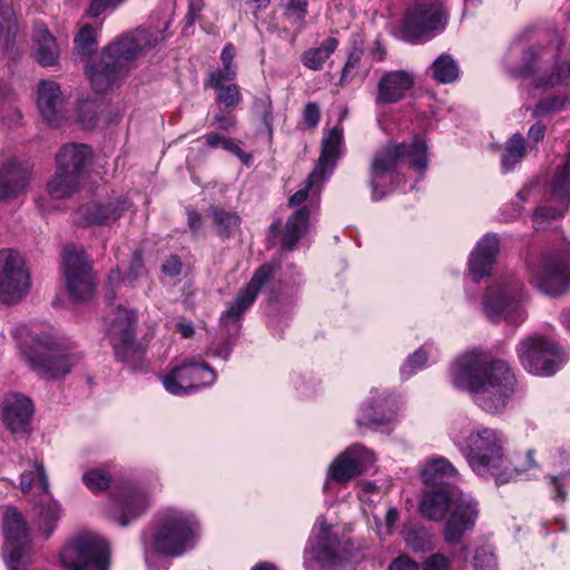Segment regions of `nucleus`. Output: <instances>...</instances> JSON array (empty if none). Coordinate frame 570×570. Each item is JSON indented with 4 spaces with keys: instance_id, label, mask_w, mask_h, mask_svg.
<instances>
[{
    "instance_id": "obj_1",
    "label": "nucleus",
    "mask_w": 570,
    "mask_h": 570,
    "mask_svg": "<svg viewBox=\"0 0 570 570\" xmlns=\"http://www.w3.org/2000/svg\"><path fill=\"white\" fill-rule=\"evenodd\" d=\"M451 381L456 389L469 391L484 411H502L514 392L515 377L507 362H484L476 352L460 356L452 365Z\"/></svg>"
},
{
    "instance_id": "obj_2",
    "label": "nucleus",
    "mask_w": 570,
    "mask_h": 570,
    "mask_svg": "<svg viewBox=\"0 0 570 570\" xmlns=\"http://www.w3.org/2000/svg\"><path fill=\"white\" fill-rule=\"evenodd\" d=\"M164 40L163 31L144 28L116 38L102 50L99 61L87 69L94 90L102 94L118 85L134 67V60Z\"/></svg>"
},
{
    "instance_id": "obj_3",
    "label": "nucleus",
    "mask_w": 570,
    "mask_h": 570,
    "mask_svg": "<svg viewBox=\"0 0 570 570\" xmlns=\"http://www.w3.org/2000/svg\"><path fill=\"white\" fill-rule=\"evenodd\" d=\"M469 466L480 476H492L497 484L513 480L522 471L534 465L533 451L525 454L528 463L518 464V456L508 459L503 452V436L494 429L482 428L469 434L465 444H458Z\"/></svg>"
},
{
    "instance_id": "obj_4",
    "label": "nucleus",
    "mask_w": 570,
    "mask_h": 570,
    "mask_svg": "<svg viewBox=\"0 0 570 570\" xmlns=\"http://www.w3.org/2000/svg\"><path fill=\"white\" fill-rule=\"evenodd\" d=\"M19 346L30 367L47 380L58 379L70 372L80 356L68 352L50 333L26 326L16 331Z\"/></svg>"
},
{
    "instance_id": "obj_5",
    "label": "nucleus",
    "mask_w": 570,
    "mask_h": 570,
    "mask_svg": "<svg viewBox=\"0 0 570 570\" xmlns=\"http://www.w3.org/2000/svg\"><path fill=\"white\" fill-rule=\"evenodd\" d=\"M428 146L425 141L415 138L411 145L391 144L375 153L370 167V186L372 197L382 199L392 193L395 183V170L403 158L411 159V166L420 171L428 167Z\"/></svg>"
},
{
    "instance_id": "obj_6",
    "label": "nucleus",
    "mask_w": 570,
    "mask_h": 570,
    "mask_svg": "<svg viewBox=\"0 0 570 570\" xmlns=\"http://www.w3.org/2000/svg\"><path fill=\"white\" fill-rule=\"evenodd\" d=\"M198 523L194 515L173 510L167 512L155 532L154 549L165 556L178 557L194 547Z\"/></svg>"
},
{
    "instance_id": "obj_7",
    "label": "nucleus",
    "mask_w": 570,
    "mask_h": 570,
    "mask_svg": "<svg viewBox=\"0 0 570 570\" xmlns=\"http://www.w3.org/2000/svg\"><path fill=\"white\" fill-rule=\"evenodd\" d=\"M60 562L66 570H108L109 548L95 533H79L61 550Z\"/></svg>"
},
{
    "instance_id": "obj_8",
    "label": "nucleus",
    "mask_w": 570,
    "mask_h": 570,
    "mask_svg": "<svg viewBox=\"0 0 570 570\" xmlns=\"http://www.w3.org/2000/svg\"><path fill=\"white\" fill-rule=\"evenodd\" d=\"M62 273L69 296L77 303L87 302L95 294L91 264L82 247L68 245L62 254Z\"/></svg>"
},
{
    "instance_id": "obj_9",
    "label": "nucleus",
    "mask_w": 570,
    "mask_h": 570,
    "mask_svg": "<svg viewBox=\"0 0 570 570\" xmlns=\"http://www.w3.org/2000/svg\"><path fill=\"white\" fill-rule=\"evenodd\" d=\"M3 557L10 570H21L30 562L31 541L27 522L14 508L3 514Z\"/></svg>"
},
{
    "instance_id": "obj_10",
    "label": "nucleus",
    "mask_w": 570,
    "mask_h": 570,
    "mask_svg": "<svg viewBox=\"0 0 570 570\" xmlns=\"http://www.w3.org/2000/svg\"><path fill=\"white\" fill-rule=\"evenodd\" d=\"M518 355L523 367L535 375H553L566 361L564 352L541 336L522 341Z\"/></svg>"
},
{
    "instance_id": "obj_11",
    "label": "nucleus",
    "mask_w": 570,
    "mask_h": 570,
    "mask_svg": "<svg viewBox=\"0 0 570 570\" xmlns=\"http://www.w3.org/2000/svg\"><path fill=\"white\" fill-rule=\"evenodd\" d=\"M448 23V13L442 0H415L407 9L402 32L406 41L441 31Z\"/></svg>"
},
{
    "instance_id": "obj_12",
    "label": "nucleus",
    "mask_w": 570,
    "mask_h": 570,
    "mask_svg": "<svg viewBox=\"0 0 570 570\" xmlns=\"http://www.w3.org/2000/svg\"><path fill=\"white\" fill-rule=\"evenodd\" d=\"M522 294V284L515 278L492 285L484 296L485 316L492 323L503 318L513 322L522 321L523 313L520 309Z\"/></svg>"
},
{
    "instance_id": "obj_13",
    "label": "nucleus",
    "mask_w": 570,
    "mask_h": 570,
    "mask_svg": "<svg viewBox=\"0 0 570 570\" xmlns=\"http://www.w3.org/2000/svg\"><path fill=\"white\" fill-rule=\"evenodd\" d=\"M30 288V274L22 256L12 249L0 250V301H20Z\"/></svg>"
},
{
    "instance_id": "obj_14",
    "label": "nucleus",
    "mask_w": 570,
    "mask_h": 570,
    "mask_svg": "<svg viewBox=\"0 0 570 570\" xmlns=\"http://www.w3.org/2000/svg\"><path fill=\"white\" fill-rule=\"evenodd\" d=\"M216 379V372L208 364L188 360L174 367L161 380L167 392L174 395H183L199 387L210 386Z\"/></svg>"
},
{
    "instance_id": "obj_15",
    "label": "nucleus",
    "mask_w": 570,
    "mask_h": 570,
    "mask_svg": "<svg viewBox=\"0 0 570 570\" xmlns=\"http://www.w3.org/2000/svg\"><path fill=\"white\" fill-rule=\"evenodd\" d=\"M541 291L550 296H559L570 287V244L562 253L543 256L538 268L532 269Z\"/></svg>"
},
{
    "instance_id": "obj_16",
    "label": "nucleus",
    "mask_w": 570,
    "mask_h": 570,
    "mask_svg": "<svg viewBox=\"0 0 570 570\" xmlns=\"http://www.w3.org/2000/svg\"><path fill=\"white\" fill-rule=\"evenodd\" d=\"M129 207V202L122 195L90 199L75 212V223L79 226L110 225Z\"/></svg>"
},
{
    "instance_id": "obj_17",
    "label": "nucleus",
    "mask_w": 570,
    "mask_h": 570,
    "mask_svg": "<svg viewBox=\"0 0 570 570\" xmlns=\"http://www.w3.org/2000/svg\"><path fill=\"white\" fill-rule=\"evenodd\" d=\"M109 517L121 527H127L148 507L146 493L134 482H122L111 492Z\"/></svg>"
},
{
    "instance_id": "obj_18",
    "label": "nucleus",
    "mask_w": 570,
    "mask_h": 570,
    "mask_svg": "<svg viewBox=\"0 0 570 570\" xmlns=\"http://www.w3.org/2000/svg\"><path fill=\"white\" fill-rule=\"evenodd\" d=\"M314 539L304 552V566L306 570H313L314 563L322 568L335 569L342 563L336 552L337 539L331 533L330 527L323 517L316 521Z\"/></svg>"
},
{
    "instance_id": "obj_19",
    "label": "nucleus",
    "mask_w": 570,
    "mask_h": 570,
    "mask_svg": "<svg viewBox=\"0 0 570 570\" xmlns=\"http://www.w3.org/2000/svg\"><path fill=\"white\" fill-rule=\"evenodd\" d=\"M450 515L444 524V540L458 544L463 535L472 531L479 518V504L468 494H458L449 510Z\"/></svg>"
},
{
    "instance_id": "obj_20",
    "label": "nucleus",
    "mask_w": 570,
    "mask_h": 570,
    "mask_svg": "<svg viewBox=\"0 0 570 570\" xmlns=\"http://www.w3.org/2000/svg\"><path fill=\"white\" fill-rule=\"evenodd\" d=\"M278 268L279 264L273 262L259 266L246 287L237 293L234 301L222 316V322L237 321L255 302L262 287L271 279Z\"/></svg>"
},
{
    "instance_id": "obj_21",
    "label": "nucleus",
    "mask_w": 570,
    "mask_h": 570,
    "mask_svg": "<svg viewBox=\"0 0 570 570\" xmlns=\"http://www.w3.org/2000/svg\"><path fill=\"white\" fill-rule=\"evenodd\" d=\"M374 460L370 450L356 444L333 461L328 468V474L334 481L345 483L366 471Z\"/></svg>"
},
{
    "instance_id": "obj_22",
    "label": "nucleus",
    "mask_w": 570,
    "mask_h": 570,
    "mask_svg": "<svg viewBox=\"0 0 570 570\" xmlns=\"http://www.w3.org/2000/svg\"><path fill=\"white\" fill-rule=\"evenodd\" d=\"M344 146L343 128L333 127L324 132L318 163L307 177L308 186L325 181L333 173Z\"/></svg>"
},
{
    "instance_id": "obj_23",
    "label": "nucleus",
    "mask_w": 570,
    "mask_h": 570,
    "mask_svg": "<svg viewBox=\"0 0 570 570\" xmlns=\"http://www.w3.org/2000/svg\"><path fill=\"white\" fill-rule=\"evenodd\" d=\"M135 323L136 314L134 311L118 306L108 326L107 335L114 346L117 358L121 361L126 360L134 352Z\"/></svg>"
},
{
    "instance_id": "obj_24",
    "label": "nucleus",
    "mask_w": 570,
    "mask_h": 570,
    "mask_svg": "<svg viewBox=\"0 0 570 570\" xmlns=\"http://www.w3.org/2000/svg\"><path fill=\"white\" fill-rule=\"evenodd\" d=\"M32 175V166L28 161L16 158L0 166V202L18 198L27 190Z\"/></svg>"
},
{
    "instance_id": "obj_25",
    "label": "nucleus",
    "mask_w": 570,
    "mask_h": 570,
    "mask_svg": "<svg viewBox=\"0 0 570 570\" xmlns=\"http://www.w3.org/2000/svg\"><path fill=\"white\" fill-rule=\"evenodd\" d=\"M35 407L31 399L10 393L2 401V421L12 433L26 432Z\"/></svg>"
},
{
    "instance_id": "obj_26",
    "label": "nucleus",
    "mask_w": 570,
    "mask_h": 570,
    "mask_svg": "<svg viewBox=\"0 0 570 570\" xmlns=\"http://www.w3.org/2000/svg\"><path fill=\"white\" fill-rule=\"evenodd\" d=\"M37 105L43 120L51 126H58L65 118V98L56 81L41 80L39 82Z\"/></svg>"
},
{
    "instance_id": "obj_27",
    "label": "nucleus",
    "mask_w": 570,
    "mask_h": 570,
    "mask_svg": "<svg viewBox=\"0 0 570 570\" xmlns=\"http://www.w3.org/2000/svg\"><path fill=\"white\" fill-rule=\"evenodd\" d=\"M414 86V75L406 70L384 72L377 82L375 102L377 105L395 104L402 100Z\"/></svg>"
},
{
    "instance_id": "obj_28",
    "label": "nucleus",
    "mask_w": 570,
    "mask_h": 570,
    "mask_svg": "<svg viewBox=\"0 0 570 570\" xmlns=\"http://www.w3.org/2000/svg\"><path fill=\"white\" fill-rule=\"evenodd\" d=\"M498 253L499 238L495 234H487L478 242L469 259V276L473 282L490 275Z\"/></svg>"
},
{
    "instance_id": "obj_29",
    "label": "nucleus",
    "mask_w": 570,
    "mask_h": 570,
    "mask_svg": "<svg viewBox=\"0 0 570 570\" xmlns=\"http://www.w3.org/2000/svg\"><path fill=\"white\" fill-rule=\"evenodd\" d=\"M91 149L83 144H67L56 156L57 169L69 171L85 179L91 161Z\"/></svg>"
},
{
    "instance_id": "obj_30",
    "label": "nucleus",
    "mask_w": 570,
    "mask_h": 570,
    "mask_svg": "<svg viewBox=\"0 0 570 570\" xmlns=\"http://www.w3.org/2000/svg\"><path fill=\"white\" fill-rule=\"evenodd\" d=\"M542 58L541 49L530 47L521 49L519 39H515L510 47L509 57L505 61L508 71L515 77H527L539 71V61Z\"/></svg>"
},
{
    "instance_id": "obj_31",
    "label": "nucleus",
    "mask_w": 570,
    "mask_h": 570,
    "mask_svg": "<svg viewBox=\"0 0 570 570\" xmlns=\"http://www.w3.org/2000/svg\"><path fill=\"white\" fill-rule=\"evenodd\" d=\"M33 524L41 537L48 539L57 528L62 509L50 493L43 494L33 509Z\"/></svg>"
},
{
    "instance_id": "obj_32",
    "label": "nucleus",
    "mask_w": 570,
    "mask_h": 570,
    "mask_svg": "<svg viewBox=\"0 0 570 570\" xmlns=\"http://www.w3.org/2000/svg\"><path fill=\"white\" fill-rule=\"evenodd\" d=\"M35 56L43 67L55 66L60 57V48L56 38L42 22L33 26Z\"/></svg>"
},
{
    "instance_id": "obj_33",
    "label": "nucleus",
    "mask_w": 570,
    "mask_h": 570,
    "mask_svg": "<svg viewBox=\"0 0 570 570\" xmlns=\"http://www.w3.org/2000/svg\"><path fill=\"white\" fill-rule=\"evenodd\" d=\"M372 403L364 405L363 417L357 420L358 425L363 424H377L383 425L389 423L396 413V402L390 396L374 392Z\"/></svg>"
},
{
    "instance_id": "obj_34",
    "label": "nucleus",
    "mask_w": 570,
    "mask_h": 570,
    "mask_svg": "<svg viewBox=\"0 0 570 570\" xmlns=\"http://www.w3.org/2000/svg\"><path fill=\"white\" fill-rule=\"evenodd\" d=\"M456 495L444 489L429 491L424 493L421 500L420 512L431 521H441L449 512Z\"/></svg>"
},
{
    "instance_id": "obj_35",
    "label": "nucleus",
    "mask_w": 570,
    "mask_h": 570,
    "mask_svg": "<svg viewBox=\"0 0 570 570\" xmlns=\"http://www.w3.org/2000/svg\"><path fill=\"white\" fill-rule=\"evenodd\" d=\"M309 210L306 207L296 209L287 219L282 238V248L293 250L308 228Z\"/></svg>"
},
{
    "instance_id": "obj_36",
    "label": "nucleus",
    "mask_w": 570,
    "mask_h": 570,
    "mask_svg": "<svg viewBox=\"0 0 570 570\" xmlns=\"http://www.w3.org/2000/svg\"><path fill=\"white\" fill-rule=\"evenodd\" d=\"M338 47V40L334 37L324 39L318 47L309 48L302 55L303 66L309 70H322L325 62L335 52Z\"/></svg>"
},
{
    "instance_id": "obj_37",
    "label": "nucleus",
    "mask_w": 570,
    "mask_h": 570,
    "mask_svg": "<svg viewBox=\"0 0 570 570\" xmlns=\"http://www.w3.org/2000/svg\"><path fill=\"white\" fill-rule=\"evenodd\" d=\"M82 180L75 174L57 169L53 177L48 181L47 189L51 197L63 199L73 195Z\"/></svg>"
},
{
    "instance_id": "obj_38",
    "label": "nucleus",
    "mask_w": 570,
    "mask_h": 570,
    "mask_svg": "<svg viewBox=\"0 0 570 570\" xmlns=\"http://www.w3.org/2000/svg\"><path fill=\"white\" fill-rule=\"evenodd\" d=\"M453 464L445 458H434L429 460L422 471L421 478L425 484H439L456 475Z\"/></svg>"
},
{
    "instance_id": "obj_39",
    "label": "nucleus",
    "mask_w": 570,
    "mask_h": 570,
    "mask_svg": "<svg viewBox=\"0 0 570 570\" xmlns=\"http://www.w3.org/2000/svg\"><path fill=\"white\" fill-rule=\"evenodd\" d=\"M18 26L12 7L6 0H0V45L10 49L16 40Z\"/></svg>"
},
{
    "instance_id": "obj_40",
    "label": "nucleus",
    "mask_w": 570,
    "mask_h": 570,
    "mask_svg": "<svg viewBox=\"0 0 570 570\" xmlns=\"http://www.w3.org/2000/svg\"><path fill=\"white\" fill-rule=\"evenodd\" d=\"M432 77L439 83H450L459 77V66L448 53L439 56L431 66Z\"/></svg>"
},
{
    "instance_id": "obj_41",
    "label": "nucleus",
    "mask_w": 570,
    "mask_h": 570,
    "mask_svg": "<svg viewBox=\"0 0 570 570\" xmlns=\"http://www.w3.org/2000/svg\"><path fill=\"white\" fill-rule=\"evenodd\" d=\"M525 155L524 138L520 134H514L505 144L502 155V167L504 170L513 169Z\"/></svg>"
},
{
    "instance_id": "obj_42",
    "label": "nucleus",
    "mask_w": 570,
    "mask_h": 570,
    "mask_svg": "<svg viewBox=\"0 0 570 570\" xmlns=\"http://www.w3.org/2000/svg\"><path fill=\"white\" fill-rule=\"evenodd\" d=\"M406 547L413 551H426L433 546V535L425 528L412 525L403 531Z\"/></svg>"
},
{
    "instance_id": "obj_43",
    "label": "nucleus",
    "mask_w": 570,
    "mask_h": 570,
    "mask_svg": "<svg viewBox=\"0 0 570 570\" xmlns=\"http://www.w3.org/2000/svg\"><path fill=\"white\" fill-rule=\"evenodd\" d=\"M33 488L41 495L49 493L48 478L43 466L38 463L35 464L32 471L23 472L20 476V489L23 492H28Z\"/></svg>"
},
{
    "instance_id": "obj_44",
    "label": "nucleus",
    "mask_w": 570,
    "mask_h": 570,
    "mask_svg": "<svg viewBox=\"0 0 570 570\" xmlns=\"http://www.w3.org/2000/svg\"><path fill=\"white\" fill-rule=\"evenodd\" d=\"M206 142L212 148L220 147L236 157H238L246 166H249L253 161V156L245 153L235 140L224 137L217 132H208L205 135Z\"/></svg>"
},
{
    "instance_id": "obj_45",
    "label": "nucleus",
    "mask_w": 570,
    "mask_h": 570,
    "mask_svg": "<svg viewBox=\"0 0 570 570\" xmlns=\"http://www.w3.org/2000/svg\"><path fill=\"white\" fill-rule=\"evenodd\" d=\"M97 32L89 26H83L75 38V50L83 58L90 57L97 49Z\"/></svg>"
},
{
    "instance_id": "obj_46",
    "label": "nucleus",
    "mask_w": 570,
    "mask_h": 570,
    "mask_svg": "<svg viewBox=\"0 0 570 570\" xmlns=\"http://www.w3.org/2000/svg\"><path fill=\"white\" fill-rule=\"evenodd\" d=\"M253 115L258 119L268 132L273 126V102L268 95L255 97L252 106Z\"/></svg>"
},
{
    "instance_id": "obj_47",
    "label": "nucleus",
    "mask_w": 570,
    "mask_h": 570,
    "mask_svg": "<svg viewBox=\"0 0 570 570\" xmlns=\"http://www.w3.org/2000/svg\"><path fill=\"white\" fill-rule=\"evenodd\" d=\"M213 216L217 233L222 237H228L239 226V217L236 213L226 212L224 209L214 208Z\"/></svg>"
},
{
    "instance_id": "obj_48",
    "label": "nucleus",
    "mask_w": 570,
    "mask_h": 570,
    "mask_svg": "<svg viewBox=\"0 0 570 570\" xmlns=\"http://www.w3.org/2000/svg\"><path fill=\"white\" fill-rule=\"evenodd\" d=\"M362 56V48L358 47L356 43H353L338 80V85L341 87H344L345 85L350 83L356 77L357 71L360 69Z\"/></svg>"
},
{
    "instance_id": "obj_49",
    "label": "nucleus",
    "mask_w": 570,
    "mask_h": 570,
    "mask_svg": "<svg viewBox=\"0 0 570 570\" xmlns=\"http://www.w3.org/2000/svg\"><path fill=\"white\" fill-rule=\"evenodd\" d=\"M309 0H287L284 4V16L293 24L305 26Z\"/></svg>"
},
{
    "instance_id": "obj_50",
    "label": "nucleus",
    "mask_w": 570,
    "mask_h": 570,
    "mask_svg": "<svg viewBox=\"0 0 570 570\" xmlns=\"http://www.w3.org/2000/svg\"><path fill=\"white\" fill-rule=\"evenodd\" d=\"M82 482L94 492H101L110 484V474L100 468L89 469L82 474Z\"/></svg>"
},
{
    "instance_id": "obj_51",
    "label": "nucleus",
    "mask_w": 570,
    "mask_h": 570,
    "mask_svg": "<svg viewBox=\"0 0 570 570\" xmlns=\"http://www.w3.org/2000/svg\"><path fill=\"white\" fill-rule=\"evenodd\" d=\"M473 567L474 570H499L493 548L489 546L479 547L473 557Z\"/></svg>"
},
{
    "instance_id": "obj_52",
    "label": "nucleus",
    "mask_w": 570,
    "mask_h": 570,
    "mask_svg": "<svg viewBox=\"0 0 570 570\" xmlns=\"http://www.w3.org/2000/svg\"><path fill=\"white\" fill-rule=\"evenodd\" d=\"M426 362L428 352L425 351V346H422L407 357L404 365L401 367V376L403 379H409L417 370H421Z\"/></svg>"
},
{
    "instance_id": "obj_53",
    "label": "nucleus",
    "mask_w": 570,
    "mask_h": 570,
    "mask_svg": "<svg viewBox=\"0 0 570 570\" xmlns=\"http://www.w3.org/2000/svg\"><path fill=\"white\" fill-rule=\"evenodd\" d=\"M563 209L543 206L535 209L532 222L535 229H544L547 224L552 220L561 217L563 215Z\"/></svg>"
},
{
    "instance_id": "obj_54",
    "label": "nucleus",
    "mask_w": 570,
    "mask_h": 570,
    "mask_svg": "<svg viewBox=\"0 0 570 570\" xmlns=\"http://www.w3.org/2000/svg\"><path fill=\"white\" fill-rule=\"evenodd\" d=\"M218 91L217 101L228 108H235L240 102V92L238 86L235 83L224 85L215 88Z\"/></svg>"
},
{
    "instance_id": "obj_55",
    "label": "nucleus",
    "mask_w": 570,
    "mask_h": 570,
    "mask_svg": "<svg viewBox=\"0 0 570 570\" xmlns=\"http://www.w3.org/2000/svg\"><path fill=\"white\" fill-rule=\"evenodd\" d=\"M567 100L560 97H552L540 100L532 110L534 117L546 116L566 108Z\"/></svg>"
},
{
    "instance_id": "obj_56",
    "label": "nucleus",
    "mask_w": 570,
    "mask_h": 570,
    "mask_svg": "<svg viewBox=\"0 0 570 570\" xmlns=\"http://www.w3.org/2000/svg\"><path fill=\"white\" fill-rule=\"evenodd\" d=\"M236 67H223L209 75L208 83L210 87H222L225 81H233L236 78Z\"/></svg>"
},
{
    "instance_id": "obj_57",
    "label": "nucleus",
    "mask_w": 570,
    "mask_h": 570,
    "mask_svg": "<svg viewBox=\"0 0 570 570\" xmlns=\"http://www.w3.org/2000/svg\"><path fill=\"white\" fill-rule=\"evenodd\" d=\"M97 106L90 102H83L79 107V121L86 129H91L96 126Z\"/></svg>"
},
{
    "instance_id": "obj_58",
    "label": "nucleus",
    "mask_w": 570,
    "mask_h": 570,
    "mask_svg": "<svg viewBox=\"0 0 570 570\" xmlns=\"http://www.w3.org/2000/svg\"><path fill=\"white\" fill-rule=\"evenodd\" d=\"M451 559L443 553H434L423 563V570H451Z\"/></svg>"
},
{
    "instance_id": "obj_59",
    "label": "nucleus",
    "mask_w": 570,
    "mask_h": 570,
    "mask_svg": "<svg viewBox=\"0 0 570 570\" xmlns=\"http://www.w3.org/2000/svg\"><path fill=\"white\" fill-rule=\"evenodd\" d=\"M323 183L324 181H317L315 185H313L311 187L306 183L304 188L297 190L294 195L291 196V198L288 200L289 206L294 207V206H299L301 204H303L307 199L309 191H312L315 195H318Z\"/></svg>"
},
{
    "instance_id": "obj_60",
    "label": "nucleus",
    "mask_w": 570,
    "mask_h": 570,
    "mask_svg": "<svg viewBox=\"0 0 570 570\" xmlns=\"http://www.w3.org/2000/svg\"><path fill=\"white\" fill-rule=\"evenodd\" d=\"M320 107L316 102H307L303 111V118L308 127H316L320 122Z\"/></svg>"
},
{
    "instance_id": "obj_61",
    "label": "nucleus",
    "mask_w": 570,
    "mask_h": 570,
    "mask_svg": "<svg viewBox=\"0 0 570 570\" xmlns=\"http://www.w3.org/2000/svg\"><path fill=\"white\" fill-rule=\"evenodd\" d=\"M163 273L167 276L175 277L181 273L183 264L178 256H169L161 266Z\"/></svg>"
},
{
    "instance_id": "obj_62",
    "label": "nucleus",
    "mask_w": 570,
    "mask_h": 570,
    "mask_svg": "<svg viewBox=\"0 0 570 570\" xmlns=\"http://www.w3.org/2000/svg\"><path fill=\"white\" fill-rule=\"evenodd\" d=\"M389 570H419V564L410 557L401 554L390 563Z\"/></svg>"
},
{
    "instance_id": "obj_63",
    "label": "nucleus",
    "mask_w": 570,
    "mask_h": 570,
    "mask_svg": "<svg viewBox=\"0 0 570 570\" xmlns=\"http://www.w3.org/2000/svg\"><path fill=\"white\" fill-rule=\"evenodd\" d=\"M145 266L142 263V257L139 253H135L131 265L128 269L127 277L130 282H134L141 277L145 274Z\"/></svg>"
},
{
    "instance_id": "obj_64",
    "label": "nucleus",
    "mask_w": 570,
    "mask_h": 570,
    "mask_svg": "<svg viewBox=\"0 0 570 570\" xmlns=\"http://www.w3.org/2000/svg\"><path fill=\"white\" fill-rule=\"evenodd\" d=\"M232 353V345L228 342H220L217 344H213L209 350L208 354L214 357H220L223 360H227Z\"/></svg>"
}]
</instances>
